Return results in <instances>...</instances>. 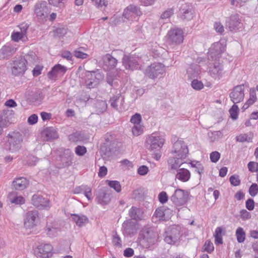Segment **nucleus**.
<instances>
[{
    "label": "nucleus",
    "instance_id": "nucleus-1",
    "mask_svg": "<svg viewBox=\"0 0 258 258\" xmlns=\"http://www.w3.org/2000/svg\"><path fill=\"white\" fill-rule=\"evenodd\" d=\"M164 143V138L158 133H153L147 137L145 146L152 152L153 158L157 161L161 157V149Z\"/></svg>",
    "mask_w": 258,
    "mask_h": 258
},
{
    "label": "nucleus",
    "instance_id": "nucleus-2",
    "mask_svg": "<svg viewBox=\"0 0 258 258\" xmlns=\"http://www.w3.org/2000/svg\"><path fill=\"white\" fill-rule=\"evenodd\" d=\"M5 144V149L11 153H17L21 148L23 142V136L19 132L10 133Z\"/></svg>",
    "mask_w": 258,
    "mask_h": 258
},
{
    "label": "nucleus",
    "instance_id": "nucleus-3",
    "mask_svg": "<svg viewBox=\"0 0 258 258\" xmlns=\"http://www.w3.org/2000/svg\"><path fill=\"white\" fill-rule=\"evenodd\" d=\"M34 14L38 22H45L51 12V8L45 1H40L36 3L33 9Z\"/></svg>",
    "mask_w": 258,
    "mask_h": 258
},
{
    "label": "nucleus",
    "instance_id": "nucleus-4",
    "mask_svg": "<svg viewBox=\"0 0 258 258\" xmlns=\"http://www.w3.org/2000/svg\"><path fill=\"white\" fill-rule=\"evenodd\" d=\"M139 240L140 245L147 248L157 241V234L151 229L146 228L141 231Z\"/></svg>",
    "mask_w": 258,
    "mask_h": 258
},
{
    "label": "nucleus",
    "instance_id": "nucleus-5",
    "mask_svg": "<svg viewBox=\"0 0 258 258\" xmlns=\"http://www.w3.org/2000/svg\"><path fill=\"white\" fill-rule=\"evenodd\" d=\"M181 227L178 225H173L167 228L164 234V241L169 244H175L181 236Z\"/></svg>",
    "mask_w": 258,
    "mask_h": 258
},
{
    "label": "nucleus",
    "instance_id": "nucleus-6",
    "mask_svg": "<svg viewBox=\"0 0 258 258\" xmlns=\"http://www.w3.org/2000/svg\"><path fill=\"white\" fill-rule=\"evenodd\" d=\"M85 84L89 89L96 87L103 79V75L99 71L87 72Z\"/></svg>",
    "mask_w": 258,
    "mask_h": 258
},
{
    "label": "nucleus",
    "instance_id": "nucleus-7",
    "mask_svg": "<svg viewBox=\"0 0 258 258\" xmlns=\"http://www.w3.org/2000/svg\"><path fill=\"white\" fill-rule=\"evenodd\" d=\"M226 44L224 41L216 42L210 47L208 53V58L210 60H216L221 53L225 50Z\"/></svg>",
    "mask_w": 258,
    "mask_h": 258
},
{
    "label": "nucleus",
    "instance_id": "nucleus-8",
    "mask_svg": "<svg viewBox=\"0 0 258 258\" xmlns=\"http://www.w3.org/2000/svg\"><path fill=\"white\" fill-rule=\"evenodd\" d=\"M39 222V213L36 210L28 211L24 219V227L30 231L37 226Z\"/></svg>",
    "mask_w": 258,
    "mask_h": 258
},
{
    "label": "nucleus",
    "instance_id": "nucleus-9",
    "mask_svg": "<svg viewBox=\"0 0 258 258\" xmlns=\"http://www.w3.org/2000/svg\"><path fill=\"white\" fill-rule=\"evenodd\" d=\"M11 70L13 76H19L23 75L27 70L25 60L21 59L20 57L14 60L11 63Z\"/></svg>",
    "mask_w": 258,
    "mask_h": 258
},
{
    "label": "nucleus",
    "instance_id": "nucleus-10",
    "mask_svg": "<svg viewBox=\"0 0 258 258\" xmlns=\"http://www.w3.org/2000/svg\"><path fill=\"white\" fill-rule=\"evenodd\" d=\"M188 196V191L181 189H177L171 197V200L177 206H183L186 203Z\"/></svg>",
    "mask_w": 258,
    "mask_h": 258
},
{
    "label": "nucleus",
    "instance_id": "nucleus-11",
    "mask_svg": "<svg viewBox=\"0 0 258 258\" xmlns=\"http://www.w3.org/2000/svg\"><path fill=\"white\" fill-rule=\"evenodd\" d=\"M165 73L164 66L161 63H154L145 70V75L151 79H155Z\"/></svg>",
    "mask_w": 258,
    "mask_h": 258
},
{
    "label": "nucleus",
    "instance_id": "nucleus-12",
    "mask_svg": "<svg viewBox=\"0 0 258 258\" xmlns=\"http://www.w3.org/2000/svg\"><path fill=\"white\" fill-rule=\"evenodd\" d=\"M171 152L177 157L186 158L188 153V150L183 141L178 140L173 144Z\"/></svg>",
    "mask_w": 258,
    "mask_h": 258
},
{
    "label": "nucleus",
    "instance_id": "nucleus-13",
    "mask_svg": "<svg viewBox=\"0 0 258 258\" xmlns=\"http://www.w3.org/2000/svg\"><path fill=\"white\" fill-rule=\"evenodd\" d=\"M122 62L126 70H133L140 68L141 59L138 57L128 56L124 55Z\"/></svg>",
    "mask_w": 258,
    "mask_h": 258
},
{
    "label": "nucleus",
    "instance_id": "nucleus-14",
    "mask_svg": "<svg viewBox=\"0 0 258 258\" xmlns=\"http://www.w3.org/2000/svg\"><path fill=\"white\" fill-rule=\"evenodd\" d=\"M169 41L173 44H180L184 39L183 32L181 29L174 28L168 33Z\"/></svg>",
    "mask_w": 258,
    "mask_h": 258
},
{
    "label": "nucleus",
    "instance_id": "nucleus-15",
    "mask_svg": "<svg viewBox=\"0 0 258 258\" xmlns=\"http://www.w3.org/2000/svg\"><path fill=\"white\" fill-rule=\"evenodd\" d=\"M32 203L39 209L48 210L51 207L49 200L47 198L39 195H35L32 197Z\"/></svg>",
    "mask_w": 258,
    "mask_h": 258
},
{
    "label": "nucleus",
    "instance_id": "nucleus-16",
    "mask_svg": "<svg viewBox=\"0 0 258 258\" xmlns=\"http://www.w3.org/2000/svg\"><path fill=\"white\" fill-rule=\"evenodd\" d=\"M244 97V85H237L233 88L230 93L231 100L234 103H238L243 101Z\"/></svg>",
    "mask_w": 258,
    "mask_h": 258
},
{
    "label": "nucleus",
    "instance_id": "nucleus-17",
    "mask_svg": "<svg viewBox=\"0 0 258 258\" xmlns=\"http://www.w3.org/2000/svg\"><path fill=\"white\" fill-rule=\"evenodd\" d=\"M141 14L142 12L139 7L134 5H130L124 9L123 16L127 20L132 21Z\"/></svg>",
    "mask_w": 258,
    "mask_h": 258
},
{
    "label": "nucleus",
    "instance_id": "nucleus-18",
    "mask_svg": "<svg viewBox=\"0 0 258 258\" xmlns=\"http://www.w3.org/2000/svg\"><path fill=\"white\" fill-rule=\"evenodd\" d=\"M53 247L50 244H42L37 247L38 258H50L52 256Z\"/></svg>",
    "mask_w": 258,
    "mask_h": 258
},
{
    "label": "nucleus",
    "instance_id": "nucleus-19",
    "mask_svg": "<svg viewBox=\"0 0 258 258\" xmlns=\"http://www.w3.org/2000/svg\"><path fill=\"white\" fill-rule=\"evenodd\" d=\"M226 24L230 31H236L242 28L243 26L240 16L238 14L232 15L226 22Z\"/></svg>",
    "mask_w": 258,
    "mask_h": 258
},
{
    "label": "nucleus",
    "instance_id": "nucleus-20",
    "mask_svg": "<svg viewBox=\"0 0 258 258\" xmlns=\"http://www.w3.org/2000/svg\"><path fill=\"white\" fill-rule=\"evenodd\" d=\"M41 137L44 141H51L57 139L59 136L57 130L53 127H46L41 133Z\"/></svg>",
    "mask_w": 258,
    "mask_h": 258
},
{
    "label": "nucleus",
    "instance_id": "nucleus-21",
    "mask_svg": "<svg viewBox=\"0 0 258 258\" xmlns=\"http://www.w3.org/2000/svg\"><path fill=\"white\" fill-rule=\"evenodd\" d=\"M67 68L60 64L55 65L48 73V77L51 80H55L58 76H63L67 72Z\"/></svg>",
    "mask_w": 258,
    "mask_h": 258
},
{
    "label": "nucleus",
    "instance_id": "nucleus-22",
    "mask_svg": "<svg viewBox=\"0 0 258 258\" xmlns=\"http://www.w3.org/2000/svg\"><path fill=\"white\" fill-rule=\"evenodd\" d=\"M223 67L219 62H215L209 68L210 76L215 79H220L223 75Z\"/></svg>",
    "mask_w": 258,
    "mask_h": 258
},
{
    "label": "nucleus",
    "instance_id": "nucleus-23",
    "mask_svg": "<svg viewBox=\"0 0 258 258\" xmlns=\"http://www.w3.org/2000/svg\"><path fill=\"white\" fill-rule=\"evenodd\" d=\"M185 158L182 157L169 158L168 160L169 168L177 171L182 164L186 163Z\"/></svg>",
    "mask_w": 258,
    "mask_h": 258
},
{
    "label": "nucleus",
    "instance_id": "nucleus-24",
    "mask_svg": "<svg viewBox=\"0 0 258 258\" xmlns=\"http://www.w3.org/2000/svg\"><path fill=\"white\" fill-rule=\"evenodd\" d=\"M168 213H171V211L170 209H165L163 207L158 208L155 212L153 220L155 221V222L160 220H166L169 218V216H166V215Z\"/></svg>",
    "mask_w": 258,
    "mask_h": 258
},
{
    "label": "nucleus",
    "instance_id": "nucleus-25",
    "mask_svg": "<svg viewBox=\"0 0 258 258\" xmlns=\"http://www.w3.org/2000/svg\"><path fill=\"white\" fill-rule=\"evenodd\" d=\"M122 228L126 233L132 234L136 232L139 228V225L133 220H128L123 223Z\"/></svg>",
    "mask_w": 258,
    "mask_h": 258
},
{
    "label": "nucleus",
    "instance_id": "nucleus-26",
    "mask_svg": "<svg viewBox=\"0 0 258 258\" xmlns=\"http://www.w3.org/2000/svg\"><path fill=\"white\" fill-rule=\"evenodd\" d=\"M191 177L190 172L187 169L182 168L177 171L175 178L178 180L185 182L188 181Z\"/></svg>",
    "mask_w": 258,
    "mask_h": 258
},
{
    "label": "nucleus",
    "instance_id": "nucleus-27",
    "mask_svg": "<svg viewBox=\"0 0 258 258\" xmlns=\"http://www.w3.org/2000/svg\"><path fill=\"white\" fill-rule=\"evenodd\" d=\"M16 49L10 44H7L4 46L0 49V57L6 58L12 55L15 52Z\"/></svg>",
    "mask_w": 258,
    "mask_h": 258
},
{
    "label": "nucleus",
    "instance_id": "nucleus-28",
    "mask_svg": "<svg viewBox=\"0 0 258 258\" xmlns=\"http://www.w3.org/2000/svg\"><path fill=\"white\" fill-rule=\"evenodd\" d=\"M28 185V180L23 177H17L13 182L14 187L17 190H23Z\"/></svg>",
    "mask_w": 258,
    "mask_h": 258
},
{
    "label": "nucleus",
    "instance_id": "nucleus-29",
    "mask_svg": "<svg viewBox=\"0 0 258 258\" xmlns=\"http://www.w3.org/2000/svg\"><path fill=\"white\" fill-rule=\"evenodd\" d=\"M58 231L59 230L56 223L47 222L45 228V232L48 236L50 237L56 236Z\"/></svg>",
    "mask_w": 258,
    "mask_h": 258
},
{
    "label": "nucleus",
    "instance_id": "nucleus-30",
    "mask_svg": "<svg viewBox=\"0 0 258 258\" xmlns=\"http://www.w3.org/2000/svg\"><path fill=\"white\" fill-rule=\"evenodd\" d=\"M128 214L132 220L138 221L141 220L144 218L142 210L135 207H133L130 209Z\"/></svg>",
    "mask_w": 258,
    "mask_h": 258
},
{
    "label": "nucleus",
    "instance_id": "nucleus-31",
    "mask_svg": "<svg viewBox=\"0 0 258 258\" xmlns=\"http://www.w3.org/2000/svg\"><path fill=\"white\" fill-rule=\"evenodd\" d=\"M9 201L15 205H22L25 203V199L15 192L10 193L8 197Z\"/></svg>",
    "mask_w": 258,
    "mask_h": 258
},
{
    "label": "nucleus",
    "instance_id": "nucleus-32",
    "mask_svg": "<svg viewBox=\"0 0 258 258\" xmlns=\"http://www.w3.org/2000/svg\"><path fill=\"white\" fill-rule=\"evenodd\" d=\"M96 199L98 203L101 205H106L110 200V195L103 190H100L96 195Z\"/></svg>",
    "mask_w": 258,
    "mask_h": 258
},
{
    "label": "nucleus",
    "instance_id": "nucleus-33",
    "mask_svg": "<svg viewBox=\"0 0 258 258\" xmlns=\"http://www.w3.org/2000/svg\"><path fill=\"white\" fill-rule=\"evenodd\" d=\"M15 121L12 114H1L0 115V125L3 129Z\"/></svg>",
    "mask_w": 258,
    "mask_h": 258
},
{
    "label": "nucleus",
    "instance_id": "nucleus-34",
    "mask_svg": "<svg viewBox=\"0 0 258 258\" xmlns=\"http://www.w3.org/2000/svg\"><path fill=\"white\" fill-rule=\"evenodd\" d=\"M73 221L79 227L85 226L88 222V218L84 215L72 214Z\"/></svg>",
    "mask_w": 258,
    "mask_h": 258
},
{
    "label": "nucleus",
    "instance_id": "nucleus-35",
    "mask_svg": "<svg viewBox=\"0 0 258 258\" xmlns=\"http://www.w3.org/2000/svg\"><path fill=\"white\" fill-rule=\"evenodd\" d=\"M181 18L183 20L189 21L194 17V14L192 8L189 6H186L181 10Z\"/></svg>",
    "mask_w": 258,
    "mask_h": 258
},
{
    "label": "nucleus",
    "instance_id": "nucleus-36",
    "mask_svg": "<svg viewBox=\"0 0 258 258\" xmlns=\"http://www.w3.org/2000/svg\"><path fill=\"white\" fill-rule=\"evenodd\" d=\"M103 59L106 66H107L109 69L114 68L117 62V59L110 54H106L104 55Z\"/></svg>",
    "mask_w": 258,
    "mask_h": 258
},
{
    "label": "nucleus",
    "instance_id": "nucleus-37",
    "mask_svg": "<svg viewBox=\"0 0 258 258\" xmlns=\"http://www.w3.org/2000/svg\"><path fill=\"white\" fill-rule=\"evenodd\" d=\"M235 236L239 243H242L245 240L246 233L243 228L239 227L235 231Z\"/></svg>",
    "mask_w": 258,
    "mask_h": 258
},
{
    "label": "nucleus",
    "instance_id": "nucleus-38",
    "mask_svg": "<svg viewBox=\"0 0 258 258\" xmlns=\"http://www.w3.org/2000/svg\"><path fill=\"white\" fill-rule=\"evenodd\" d=\"M208 136L210 141L214 142L221 139L223 134L221 131L209 132L208 133Z\"/></svg>",
    "mask_w": 258,
    "mask_h": 258
},
{
    "label": "nucleus",
    "instance_id": "nucleus-39",
    "mask_svg": "<svg viewBox=\"0 0 258 258\" xmlns=\"http://www.w3.org/2000/svg\"><path fill=\"white\" fill-rule=\"evenodd\" d=\"M105 182L110 188H113L117 192L121 191V187L119 181L117 180H106Z\"/></svg>",
    "mask_w": 258,
    "mask_h": 258
},
{
    "label": "nucleus",
    "instance_id": "nucleus-40",
    "mask_svg": "<svg viewBox=\"0 0 258 258\" xmlns=\"http://www.w3.org/2000/svg\"><path fill=\"white\" fill-rule=\"evenodd\" d=\"M191 167L196 168V171L201 174L203 172L204 167L203 165L199 161H192L189 163Z\"/></svg>",
    "mask_w": 258,
    "mask_h": 258
},
{
    "label": "nucleus",
    "instance_id": "nucleus-41",
    "mask_svg": "<svg viewBox=\"0 0 258 258\" xmlns=\"http://www.w3.org/2000/svg\"><path fill=\"white\" fill-rule=\"evenodd\" d=\"M122 98L121 97L120 93H118L115 95L112 96L110 100L111 106L114 108H116L117 106V103L121 101Z\"/></svg>",
    "mask_w": 258,
    "mask_h": 258
},
{
    "label": "nucleus",
    "instance_id": "nucleus-42",
    "mask_svg": "<svg viewBox=\"0 0 258 258\" xmlns=\"http://www.w3.org/2000/svg\"><path fill=\"white\" fill-rule=\"evenodd\" d=\"M12 40L15 42H18L21 40H23V39L27 38L23 33L18 32H14L12 33L11 35Z\"/></svg>",
    "mask_w": 258,
    "mask_h": 258
},
{
    "label": "nucleus",
    "instance_id": "nucleus-43",
    "mask_svg": "<svg viewBox=\"0 0 258 258\" xmlns=\"http://www.w3.org/2000/svg\"><path fill=\"white\" fill-rule=\"evenodd\" d=\"M21 59H24L25 60V65L33 64L35 59V55L33 53L25 55L23 57H20Z\"/></svg>",
    "mask_w": 258,
    "mask_h": 258
},
{
    "label": "nucleus",
    "instance_id": "nucleus-44",
    "mask_svg": "<svg viewBox=\"0 0 258 258\" xmlns=\"http://www.w3.org/2000/svg\"><path fill=\"white\" fill-rule=\"evenodd\" d=\"M83 192L85 196L87 198L89 201H91L93 199L92 194V189L90 187L83 185Z\"/></svg>",
    "mask_w": 258,
    "mask_h": 258
},
{
    "label": "nucleus",
    "instance_id": "nucleus-45",
    "mask_svg": "<svg viewBox=\"0 0 258 258\" xmlns=\"http://www.w3.org/2000/svg\"><path fill=\"white\" fill-rule=\"evenodd\" d=\"M191 86L196 90H200L204 88V84L202 81L195 79L191 81Z\"/></svg>",
    "mask_w": 258,
    "mask_h": 258
},
{
    "label": "nucleus",
    "instance_id": "nucleus-46",
    "mask_svg": "<svg viewBox=\"0 0 258 258\" xmlns=\"http://www.w3.org/2000/svg\"><path fill=\"white\" fill-rule=\"evenodd\" d=\"M133 134L135 136H138L143 133V126L141 124L134 125L132 128Z\"/></svg>",
    "mask_w": 258,
    "mask_h": 258
},
{
    "label": "nucleus",
    "instance_id": "nucleus-47",
    "mask_svg": "<svg viewBox=\"0 0 258 258\" xmlns=\"http://www.w3.org/2000/svg\"><path fill=\"white\" fill-rule=\"evenodd\" d=\"M173 14L174 9L173 8H168L161 14V19L163 20L169 19Z\"/></svg>",
    "mask_w": 258,
    "mask_h": 258
},
{
    "label": "nucleus",
    "instance_id": "nucleus-48",
    "mask_svg": "<svg viewBox=\"0 0 258 258\" xmlns=\"http://www.w3.org/2000/svg\"><path fill=\"white\" fill-rule=\"evenodd\" d=\"M112 243L113 244L118 247L121 246V240L119 235L116 233H114L112 235Z\"/></svg>",
    "mask_w": 258,
    "mask_h": 258
},
{
    "label": "nucleus",
    "instance_id": "nucleus-49",
    "mask_svg": "<svg viewBox=\"0 0 258 258\" xmlns=\"http://www.w3.org/2000/svg\"><path fill=\"white\" fill-rule=\"evenodd\" d=\"M256 96L255 91L254 89H250L249 98L247 100V102L249 104H252L256 100Z\"/></svg>",
    "mask_w": 258,
    "mask_h": 258
},
{
    "label": "nucleus",
    "instance_id": "nucleus-50",
    "mask_svg": "<svg viewBox=\"0 0 258 258\" xmlns=\"http://www.w3.org/2000/svg\"><path fill=\"white\" fill-rule=\"evenodd\" d=\"M240 216L242 220L246 221L251 218V215L249 212L246 210L243 209L240 212Z\"/></svg>",
    "mask_w": 258,
    "mask_h": 258
},
{
    "label": "nucleus",
    "instance_id": "nucleus-51",
    "mask_svg": "<svg viewBox=\"0 0 258 258\" xmlns=\"http://www.w3.org/2000/svg\"><path fill=\"white\" fill-rule=\"evenodd\" d=\"M247 167L250 171L258 173V163L253 161L249 162L247 164Z\"/></svg>",
    "mask_w": 258,
    "mask_h": 258
},
{
    "label": "nucleus",
    "instance_id": "nucleus-52",
    "mask_svg": "<svg viewBox=\"0 0 258 258\" xmlns=\"http://www.w3.org/2000/svg\"><path fill=\"white\" fill-rule=\"evenodd\" d=\"M48 4L54 7H60L63 6L66 0H47Z\"/></svg>",
    "mask_w": 258,
    "mask_h": 258
},
{
    "label": "nucleus",
    "instance_id": "nucleus-53",
    "mask_svg": "<svg viewBox=\"0 0 258 258\" xmlns=\"http://www.w3.org/2000/svg\"><path fill=\"white\" fill-rule=\"evenodd\" d=\"M87 152L86 148L84 146H78L75 148L76 154L80 156L84 155Z\"/></svg>",
    "mask_w": 258,
    "mask_h": 258
},
{
    "label": "nucleus",
    "instance_id": "nucleus-54",
    "mask_svg": "<svg viewBox=\"0 0 258 258\" xmlns=\"http://www.w3.org/2000/svg\"><path fill=\"white\" fill-rule=\"evenodd\" d=\"M220 154L217 151L212 152L210 155V158L211 162L216 163L220 158Z\"/></svg>",
    "mask_w": 258,
    "mask_h": 258
},
{
    "label": "nucleus",
    "instance_id": "nucleus-55",
    "mask_svg": "<svg viewBox=\"0 0 258 258\" xmlns=\"http://www.w3.org/2000/svg\"><path fill=\"white\" fill-rule=\"evenodd\" d=\"M29 27V25L26 22H23L18 26V27H19L20 30L19 32L23 33L26 36H27V32Z\"/></svg>",
    "mask_w": 258,
    "mask_h": 258
},
{
    "label": "nucleus",
    "instance_id": "nucleus-56",
    "mask_svg": "<svg viewBox=\"0 0 258 258\" xmlns=\"http://www.w3.org/2000/svg\"><path fill=\"white\" fill-rule=\"evenodd\" d=\"M203 249L206 251L211 252L214 250L213 244L210 241L207 240L205 243Z\"/></svg>",
    "mask_w": 258,
    "mask_h": 258
},
{
    "label": "nucleus",
    "instance_id": "nucleus-57",
    "mask_svg": "<svg viewBox=\"0 0 258 258\" xmlns=\"http://www.w3.org/2000/svg\"><path fill=\"white\" fill-rule=\"evenodd\" d=\"M141 119L140 114H135L132 116L131 121L132 123H134V125H139L140 124Z\"/></svg>",
    "mask_w": 258,
    "mask_h": 258
},
{
    "label": "nucleus",
    "instance_id": "nucleus-58",
    "mask_svg": "<svg viewBox=\"0 0 258 258\" xmlns=\"http://www.w3.org/2000/svg\"><path fill=\"white\" fill-rule=\"evenodd\" d=\"M249 193L251 197L255 196L258 193V186L256 183H253L249 189Z\"/></svg>",
    "mask_w": 258,
    "mask_h": 258
},
{
    "label": "nucleus",
    "instance_id": "nucleus-59",
    "mask_svg": "<svg viewBox=\"0 0 258 258\" xmlns=\"http://www.w3.org/2000/svg\"><path fill=\"white\" fill-rule=\"evenodd\" d=\"M108 5V2L105 0H96L95 6L98 9L105 8Z\"/></svg>",
    "mask_w": 258,
    "mask_h": 258
},
{
    "label": "nucleus",
    "instance_id": "nucleus-60",
    "mask_svg": "<svg viewBox=\"0 0 258 258\" xmlns=\"http://www.w3.org/2000/svg\"><path fill=\"white\" fill-rule=\"evenodd\" d=\"M158 199L161 203L164 204L167 202L168 198L166 192L162 191L159 194Z\"/></svg>",
    "mask_w": 258,
    "mask_h": 258
},
{
    "label": "nucleus",
    "instance_id": "nucleus-61",
    "mask_svg": "<svg viewBox=\"0 0 258 258\" xmlns=\"http://www.w3.org/2000/svg\"><path fill=\"white\" fill-rule=\"evenodd\" d=\"M230 181L231 184L234 186L238 185L240 182L238 176L235 175L230 177Z\"/></svg>",
    "mask_w": 258,
    "mask_h": 258
},
{
    "label": "nucleus",
    "instance_id": "nucleus-62",
    "mask_svg": "<svg viewBox=\"0 0 258 258\" xmlns=\"http://www.w3.org/2000/svg\"><path fill=\"white\" fill-rule=\"evenodd\" d=\"M149 171L148 167L145 165L140 166L138 169V173L141 175H145Z\"/></svg>",
    "mask_w": 258,
    "mask_h": 258
},
{
    "label": "nucleus",
    "instance_id": "nucleus-63",
    "mask_svg": "<svg viewBox=\"0 0 258 258\" xmlns=\"http://www.w3.org/2000/svg\"><path fill=\"white\" fill-rule=\"evenodd\" d=\"M245 206L247 209L249 211H252L254 208V202L251 199L247 200L245 203Z\"/></svg>",
    "mask_w": 258,
    "mask_h": 258
},
{
    "label": "nucleus",
    "instance_id": "nucleus-64",
    "mask_svg": "<svg viewBox=\"0 0 258 258\" xmlns=\"http://www.w3.org/2000/svg\"><path fill=\"white\" fill-rule=\"evenodd\" d=\"M214 29L219 33L222 34L224 31V27L220 22H216L214 24Z\"/></svg>",
    "mask_w": 258,
    "mask_h": 258
}]
</instances>
